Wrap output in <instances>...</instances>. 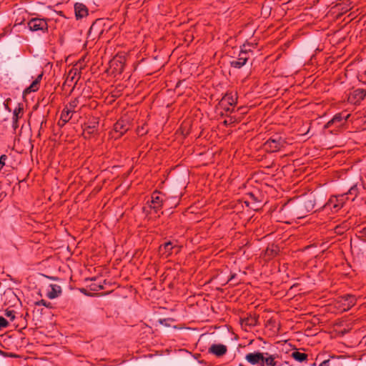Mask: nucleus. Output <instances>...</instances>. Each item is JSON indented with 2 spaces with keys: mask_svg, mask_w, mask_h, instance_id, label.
Returning a JSON list of instances; mask_svg holds the SVG:
<instances>
[{
  "mask_svg": "<svg viewBox=\"0 0 366 366\" xmlns=\"http://www.w3.org/2000/svg\"><path fill=\"white\" fill-rule=\"evenodd\" d=\"M181 249H182V246L177 245V248L174 249V252H175L176 254H178L181 251Z\"/></svg>",
  "mask_w": 366,
  "mask_h": 366,
  "instance_id": "4c0bfd02",
  "label": "nucleus"
},
{
  "mask_svg": "<svg viewBox=\"0 0 366 366\" xmlns=\"http://www.w3.org/2000/svg\"><path fill=\"white\" fill-rule=\"evenodd\" d=\"M358 194H359L358 186H357V184H354L352 187H350L348 192L345 194V197H347L348 195L352 196V200L353 201L357 197Z\"/></svg>",
  "mask_w": 366,
  "mask_h": 366,
  "instance_id": "b1692460",
  "label": "nucleus"
},
{
  "mask_svg": "<svg viewBox=\"0 0 366 366\" xmlns=\"http://www.w3.org/2000/svg\"><path fill=\"white\" fill-rule=\"evenodd\" d=\"M102 19H97L90 26L89 33V34H92V33L94 34H98L100 35L102 34L104 29L102 28Z\"/></svg>",
  "mask_w": 366,
  "mask_h": 366,
  "instance_id": "dca6fc26",
  "label": "nucleus"
},
{
  "mask_svg": "<svg viewBox=\"0 0 366 366\" xmlns=\"http://www.w3.org/2000/svg\"><path fill=\"white\" fill-rule=\"evenodd\" d=\"M250 199L252 201V202L254 203H257V202H259L260 201L257 199V197L255 196L254 194L253 193H249L248 194Z\"/></svg>",
  "mask_w": 366,
  "mask_h": 366,
  "instance_id": "72a5a7b5",
  "label": "nucleus"
},
{
  "mask_svg": "<svg viewBox=\"0 0 366 366\" xmlns=\"http://www.w3.org/2000/svg\"><path fill=\"white\" fill-rule=\"evenodd\" d=\"M131 122L129 118L122 117L114 124V132L118 134L117 137L124 135L129 129Z\"/></svg>",
  "mask_w": 366,
  "mask_h": 366,
  "instance_id": "39448f33",
  "label": "nucleus"
},
{
  "mask_svg": "<svg viewBox=\"0 0 366 366\" xmlns=\"http://www.w3.org/2000/svg\"><path fill=\"white\" fill-rule=\"evenodd\" d=\"M366 97V90L364 89H356L348 94L347 100L353 104H359Z\"/></svg>",
  "mask_w": 366,
  "mask_h": 366,
  "instance_id": "6e6552de",
  "label": "nucleus"
},
{
  "mask_svg": "<svg viewBox=\"0 0 366 366\" xmlns=\"http://www.w3.org/2000/svg\"><path fill=\"white\" fill-rule=\"evenodd\" d=\"M286 144L285 139L280 134H274L264 144V149L269 152H277L282 149Z\"/></svg>",
  "mask_w": 366,
  "mask_h": 366,
  "instance_id": "7ed1b4c3",
  "label": "nucleus"
},
{
  "mask_svg": "<svg viewBox=\"0 0 366 366\" xmlns=\"http://www.w3.org/2000/svg\"><path fill=\"white\" fill-rule=\"evenodd\" d=\"M330 360L322 361L319 366H329Z\"/></svg>",
  "mask_w": 366,
  "mask_h": 366,
  "instance_id": "e433bc0d",
  "label": "nucleus"
},
{
  "mask_svg": "<svg viewBox=\"0 0 366 366\" xmlns=\"http://www.w3.org/2000/svg\"><path fill=\"white\" fill-rule=\"evenodd\" d=\"M74 11L76 19H82L88 15V9L82 3H76L74 4Z\"/></svg>",
  "mask_w": 366,
  "mask_h": 366,
  "instance_id": "4468645a",
  "label": "nucleus"
},
{
  "mask_svg": "<svg viewBox=\"0 0 366 366\" xmlns=\"http://www.w3.org/2000/svg\"><path fill=\"white\" fill-rule=\"evenodd\" d=\"M348 198V197H345V194L332 196L323 205V207L325 209H330L332 212H337L343 207L346 199Z\"/></svg>",
  "mask_w": 366,
  "mask_h": 366,
  "instance_id": "20e7f679",
  "label": "nucleus"
},
{
  "mask_svg": "<svg viewBox=\"0 0 366 366\" xmlns=\"http://www.w3.org/2000/svg\"><path fill=\"white\" fill-rule=\"evenodd\" d=\"M79 104V99L78 97H76V98H74V99L71 100L70 102L66 106H68L69 109H70L74 112L75 109L77 107Z\"/></svg>",
  "mask_w": 366,
  "mask_h": 366,
  "instance_id": "bb28decb",
  "label": "nucleus"
},
{
  "mask_svg": "<svg viewBox=\"0 0 366 366\" xmlns=\"http://www.w3.org/2000/svg\"><path fill=\"white\" fill-rule=\"evenodd\" d=\"M23 108L21 107L20 105L14 109L12 121V127L14 130H16L19 127V119L23 117Z\"/></svg>",
  "mask_w": 366,
  "mask_h": 366,
  "instance_id": "2eb2a0df",
  "label": "nucleus"
},
{
  "mask_svg": "<svg viewBox=\"0 0 366 366\" xmlns=\"http://www.w3.org/2000/svg\"><path fill=\"white\" fill-rule=\"evenodd\" d=\"M43 73L38 75L36 79L26 88L24 91L25 93H30L36 92L39 88V84L42 79Z\"/></svg>",
  "mask_w": 366,
  "mask_h": 366,
  "instance_id": "6ab92c4d",
  "label": "nucleus"
},
{
  "mask_svg": "<svg viewBox=\"0 0 366 366\" xmlns=\"http://www.w3.org/2000/svg\"><path fill=\"white\" fill-rule=\"evenodd\" d=\"M350 117V114H346V115H344L343 113H338V114H336L333 118L330 120L325 126V128H329L330 127L332 124H339L338 126H340L342 125V122H345L347 121V119H348V117Z\"/></svg>",
  "mask_w": 366,
  "mask_h": 366,
  "instance_id": "ddd939ff",
  "label": "nucleus"
},
{
  "mask_svg": "<svg viewBox=\"0 0 366 366\" xmlns=\"http://www.w3.org/2000/svg\"><path fill=\"white\" fill-rule=\"evenodd\" d=\"M222 103H226L229 106H234L237 103V95L232 92L227 93L222 99Z\"/></svg>",
  "mask_w": 366,
  "mask_h": 366,
  "instance_id": "a211bd4d",
  "label": "nucleus"
},
{
  "mask_svg": "<svg viewBox=\"0 0 366 366\" xmlns=\"http://www.w3.org/2000/svg\"><path fill=\"white\" fill-rule=\"evenodd\" d=\"M92 290H94V291H97V290H102L103 289V286L102 285H97L96 284H93L92 285Z\"/></svg>",
  "mask_w": 366,
  "mask_h": 366,
  "instance_id": "c9c22d12",
  "label": "nucleus"
},
{
  "mask_svg": "<svg viewBox=\"0 0 366 366\" xmlns=\"http://www.w3.org/2000/svg\"><path fill=\"white\" fill-rule=\"evenodd\" d=\"M137 133L138 135L142 136L147 133V130L144 129V126H142L141 127H139L137 129Z\"/></svg>",
  "mask_w": 366,
  "mask_h": 366,
  "instance_id": "2f4dec72",
  "label": "nucleus"
},
{
  "mask_svg": "<svg viewBox=\"0 0 366 366\" xmlns=\"http://www.w3.org/2000/svg\"><path fill=\"white\" fill-rule=\"evenodd\" d=\"M245 45H243V48L241 49L238 56L247 62L249 58L250 49L247 50L245 49Z\"/></svg>",
  "mask_w": 366,
  "mask_h": 366,
  "instance_id": "a878e982",
  "label": "nucleus"
},
{
  "mask_svg": "<svg viewBox=\"0 0 366 366\" xmlns=\"http://www.w3.org/2000/svg\"><path fill=\"white\" fill-rule=\"evenodd\" d=\"M5 315L9 319L10 322H13L16 318L15 312L14 310H6Z\"/></svg>",
  "mask_w": 366,
  "mask_h": 366,
  "instance_id": "c85d7f7f",
  "label": "nucleus"
},
{
  "mask_svg": "<svg viewBox=\"0 0 366 366\" xmlns=\"http://www.w3.org/2000/svg\"><path fill=\"white\" fill-rule=\"evenodd\" d=\"M227 352V347L223 344H212L208 349V353L217 357L224 356Z\"/></svg>",
  "mask_w": 366,
  "mask_h": 366,
  "instance_id": "1a4fd4ad",
  "label": "nucleus"
},
{
  "mask_svg": "<svg viewBox=\"0 0 366 366\" xmlns=\"http://www.w3.org/2000/svg\"><path fill=\"white\" fill-rule=\"evenodd\" d=\"M7 158L8 157L6 154H2L0 156V170L5 166Z\"/></svg>",
  "mask_w": 366,
  "mask_h": 366,
  "instance_id": "c756f323",
  "label": "nucleus"
},
{
  "mask_svg": "<svg viewBox=\"0 0 366 366\" xmlns=\"http://www.w3.org/2000/svg\"><path fill=\"white\" fill-rule=\"evenodd\" d=\"M72 113H74V112L69 109L68 106H65L64 109L61 113L59 124H60V122H62L61 126H64L66 123H67L71 119Z\"/></svg>",
  "mask_w": 366,
  "mask_h": 366,
  "instance_id": "f3484780",
  "label": "nucleus"
},
{
  "mask_svg": "<svg viewBox=\"0 0 366 366\" xmlns=\"http://www.w3.org/2000/svg\"><path fill=\"white\" fill-rule=\"evenodd\" d=\"M278 357L277 353L271 354L269 352H261L254 351L247 353L245 355L246 361L251 365L254 366H277Z\"/></svg>",
  "mask_w": 366,
  "mask_h": 366,
  "instance_id": "f257e3e1",
  "label": "nucleus"
},
{
  "mask_svg": "<svg viewBox=\"0 0 366 366\" xmlns=\"http://www.w3.org/2000/svg\"><path fill=\"white\" fill-rule=\"evenodd\" d=\"M36 305H38V306H41L42 305V306L46 307H49L51 303L50 302H47L44 300H41L36 302Z\"/></svg>",
  "mask_w": 366,
  "mask_h": 366,
  "instance_id": "7c9ffc66",
  "label": "nucleus"
},
{
  "mask_svg": "<svg viewBox=\"0 0 366 366\" xmlns=\"http://www.w3.org/2000/svg\"><path fill=\"white\" fill-rule=\"evenodd\" d=\"M93 128H94V127H92L89 126V127H87V129H88V130H89V131H88V133H89V134L92 133V132H93V131H90V130H91V129H92Z\"/></svg>",
  "mask_w": 366,
  "mask_h": 366,
  "instance_id": "a19ab883",
  "label": "nucleus"
},
{
  "mask_svg": "<svg viewBox=\"0 0 366 366\" xmlns=\"http://www.w3.org/2000/svg\"><path fill=\"white\" fill-rule=\"evenodd\" d=\"M9 325V322L5 317L0 316V330L8 327Z\"/></svg>",
  "mask_w": 366,
  "mask_h": 366,
  "instance_id": "cd10ccee",
  "label": "nucleus"
},
{
  "mask_svg": "<svg viewBox=\"0 0 366 366\" xmlns=\"http://www.w3.org/2000/svg\"><path fill=\"white\" fill-rule=\"evenodd\" d=\"M177 248V244L171 241H168L159 246V251L165 257H169L174 252V249Z\"/></svg>",
  "mask_w": 366,
  "mask_h": 366,
  "instance_id": "f8f14e48",
  "label": "nucleus"
},
{
  "mask_svg": "<svg viewBox=\"0 0 366 366\" xmlns=\"http://www.w3.org/2000/svg\"><path fill=\"white\" fill-rule=\"evenodd\" d=\"M172 320V319H160L159 323L165 326H169L168 321Z\"/></svg>",
  "mask_w": 366,
  "mask_h": 366,
  "instance_id": "f704fd0d",
  "label": "nucleus"
},
{
  "mask_svg": "<svg viewBox=\"0 0 366 366\" xmlns=\"http://www.w3.org/2000/svg\"><path fill=\"white\" fill-rule=\"evenodd\" d=\"M28 26L32 31H46L48 29L47 21L44 19L33 18L28 22Z\"/></svg>",
  "mask_w": 366,
  "mask_h": 366,
  "instance_id": "423d86ee",
  "label": "nucleus"
},
{
  "mask_svg": "<svg viewBox=\"0 0 366 366\" xmlns=\"http://www.w3.org/2000/svg\"><path fill=\"white\" fill-rule=\"evenodd\" d=\"M315 206L316 199L314 195H309L305 197L298 205L297 212L295 214L297 218H302L305 217L307 213L313 211Z\"/></svg>",
  "mask_w": 366,
  "mask_h": 366,
  "instance_id": "f03ea898",
  "label": "nucleus"
},
{
  "mask_svg": "<svg viewBox=\"0 0 366 366\" xmlns=\"http://www.w3.org/2000/svg\"><path fill=\"white\" fill-rule=\"evenodd\" d=\"M51 290L49 291L47 297L49 299H54L61 293V288L58 285H51Z\"/></svg>",
  "mask_w": 366,
  "mask_h": 366,
  "instance_id": "aec40b11",
  "label": "nucleus"
},
{
  "mask_svg": "<svg viewBox=\"0 0 366 366\" xmlns=\"http://www.w3.org/2000/svg\"><path fill=\"white\" fill-rule=\"evenodd\" d=\"M246 63L247 62L245 61H244L242 59H241L238 56V58L237 59H234L230 61V65L232 67H234L236 69H240L244 65H245Z\"/></svg>",
  "mask_w": 366,
  "mask_h": 366,
  "instance_id": "393cba45",
  "label": "nucleus"
},
{
  "mask_svg": "<svg viewBox=\"0 0 366 366\" xmlns=\"http://www.w3.org/2000/svg\"><path fill=\"white\" fill-rule=\"evenodd\" d=\"M236 276H237V274H231V276H230V277L229 278V280H228V281H227V282H229L232 281V280L236 277Z\"/></svg>",
  "mask_w": 366,
  "mask_h": 366,
  "instance_id": "58836bf2",
  "label": "nucleus"
},
{
  "mask_svg": "<svg viewBox=\"0 0 366 366\" xmlns=\"http://www.w3.org/2000/svg\"><path fill=\"white\" fill-rule=\"evenodd\" d=\"M0 353L2 354L4 356H9V357H13L14 355L12 354H10V355H6V353L4 352H2L0 350Z\"/></svg>",
  "mask_w": 366,
  "mask_h": 366,
  "instance_id": "ea45409f",
  "label": "nucleus"
},
{
  "mask_svg": "<svg viewBox=\"0 0 366 366\" xmlns=\"http://www.w3.org/2000/svg\"><path fill=\"white\" fill-rule=\"evenodd\" d=\"M258 318L255 316L249 315L242 320V323L249 327H254L257 325Z\"/></svg>",
  "mask_w": 366,
  "mask_h": 366,
  "instance_id": "5701e85b",
  "label": "nucleus"
},
{
  "mask_svg": "<svg viewBox=\"0 0 366 366\" xmlns=\"http://www.w3.org/2000/svg\"><path fill=\"white\" fill-rule=\"evenodd\" d=\"M81 76L80 69L73 67L71 68L67 75L65 80V84L74 83V86L77 84Z\"/></svg>",
  "mask_w": 366,
  "mask_h": 366,
  "instance_id": "9b49d317",
  "label": "nucleus"
},
{
  "mask_svg": "<svg viewBox=\"0 0 366 366\" xmlns=\"http://www.w3.org/2000/svg\"><path fill=\"white\" fill-rule=\"evenodd\" d=\"M360 237L362 240L366 242V227L360 231Z\"/></svg>",
  "mask_w": 366,
  "mask_h": 366,
  "instance_id": "473e14b6",
  "label": "nucleus"
},
{
  "mask_svg": "<svg viewBox=\"0 0 366 366\" xmlns=\"http://www.w3.org/2000/svg\"><path fill=\"white\" fill-rule=\"evenodd\" d=\"M147 203L149 207L152 209L155 213L159 212L163 206V199L160 192L154 191L151 196V200Z\"/></svg>",
  "mask_w": 366,
  "mask_h": 366,
  "instance_id": "0eeeda50",
  "label": "nucleus"
},
{
  "mask_svg": "<svg viewBox=\"0 0 366 366\" xmlns=\"http://www.w3.org/2000/svg\"><path fill=\"white\" fill-rule=\"evenodd\" d=\"M357 302L355 296L352 295H345L340 297V301L343 306V310L347 311L352 308Z\"/></svg>",
  "mask_w": 366,
  "mask_h": 366,
  "instance_id": "9d476101",
  "label": "nucleus"
},
{
  "mask_svg": "<svg viewBox=\"0 0 366 366\" xmlns=\"http://www.w3.org/2000/svg\"><path fill=\"white\" fill-rule=\"evenodd\" d=\"M280 252V249L278 247V246L275 245V244H272L269 247H267V248L266 249V251H265V254L269 257V258H272L274 257H275Z\"/></svg>",
  "mask_w": 366,
  "mask_h": 366,
  "instance_id": "4be33fe9",
  "label": "nucleus"
},
{
  "mask_svg": "<svg viewBox=\"0 0 366 366\" xmlns=\"http://www.w3.org/2000/svg\"><path fill=\"white\" fill-rule=\"evenodd\" d=\"M290 356L299 362H302L307 360L308 355L304 352H300L295 350L293 351Z\"/></svg>",
  "mask_w": 366,
  "mask_h": 366,
  "instance_id": "412c9836",
  "label": "nucleus"
}]
</instances>
